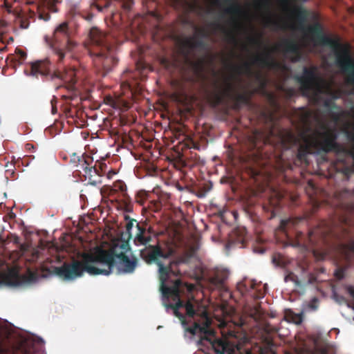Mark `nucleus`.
<instances>
[{
    "label": "nucleus",
    "instance_id": "f257e3e1",
    "mask_svg": "<svg viewBox=\"0 0 354 354\" xmlns=\"http://www.w3.org/2000/svg\"><path fill=\"white\" fill-rule=\"evenodd\" d=\"M138 232L134 238L136 245H145L140 250L141 258L148 264H156L158 266L159 278L160 281V290L163 297L166 299H171L176 304H165L167 308L173 310L174 315L185 324V315L179 312V309L185 307L186 301L180 298V286L182 281L180 279L169 280L171 275L177 276L173 270L174 265L178 262L171 261L172 251L164 250L159 244L155 236L151 234L150 231L137 224Z\"/></svg>",
    "mask_w": 354,
    "mask_h": 354
},
{
    "label": "nucleus",
    "instance_id": "f03ea898",
    "mask_svg": "<svg viewBox=\"0 0 354 354\" xmlns=\"http://www.w3.org/2000/svg\"><path fill=\"white\" fill-rule=\"evenodd\" d=\"M137 266L135 257L130 258L124 252L117 253L113 250H100L95 254L83 253L81 260L55 267L54 272L64 281H73L85 272L90 275H109L113 268H116L118 274H131Z\"/></svg>",
    "mask_w": 354,
    "mask_h": 354
},
{
    "label": "nucleus",
    "instance_id": "7ed1b4c3",
    "mask_svg": "<svg viewBox=\"0 0 354 354\" xmlns=\"http://www.w3.org/2000/svg\"><path fill=\"white\" fill-rule=\"evenodd\" d=\"M347 195H348L347 190L335 194L338 201L337 206L346 214L339 217L341 226H336L333 222L323 221L316 228L310 230L308 234L297 232L296 233L297 246L310 250L317 246L319 242L328 244L331 239L343 240L350 237V215L354 211V202L347 198Z\"/></svg>",
    "mask_w": 354,
    "mask_h": 354
},
{
    "label": "nucleus",
    "instance_id": "20e7f679",
    "mask_svg": "<svg viewBox=\"0 0 354 354\" xmlns=\"http://www.w3.org/2000/svg\"><path fill=\"white\" fill-rule=\"evenodd\" d=\"M184 308L186 315L194 320L193 326H187V322L185 318V324L182 325L186 332L192 335L200 334V342H209L216 354H234V348L227 341L220 339H212V337H214L216 332L210 327L212 320L205 309L201 308L198 304L189 300L186 301Z\"/></svg>",
    "mask_w": 354,
    "mask_h": 354
},
{
    "label": "nucleus",
    "instance_id": "39448f33",
    "mask_svg": "<svg viewBox=\"0 0 354 354\" xmlns=\"http://www.w3.org/2000/svg\"><path fill=\"white\" fill-rule=\"evenodd\" d=\"M86 44L96 73L104 77L118 64L115 53L110 44V36L96 26L90 28Z\"/></svg>",
    "mask_w": 354,
    "mask_h": 354
},
{
    "label": "nucleus",
    "instance_id": "423d86ee",
    "mask_svg": "<svg viewBox=\"0 0 354 354\" xmlns=\"http://www.w3.org/2000/svg\"><path fill=\"white\" fill-rule=\"evenodd\" d=\"M337 135L333 131H326L319 134L318 138H304V142L299 146L297 159L300 163L308 165V156L314 149L328 153L335 152L337 155V162L332 168L335 171V175L341 176V168L345 165L343 158V145L337 142Z\"/></svg>",
    "mask_w": 354,
    "mask_h": 354
},
{
    "label": "nucleus",
    "instance_id": "0eeeda50",
    "mask_svg": "<svg viewBox=\"0 0 354 354\" xmlns=\"http://www.w3.org/2000/svg\"><path fill=\"white\" fill-rule=\"evenodd\" d=\"M313 41L319 45L329 46L335 53L337 65L344 74L354 70V59L349 44H342L339 37L332 38L324 33L323 27L319 22L308 28Z\"/></svg>",
    "mask_w": 354,
    "mask_h": 354
},
{
    "label": "nucleus",
    "instance_id": "6e6552de",
    "mask_svg": "<svg viewBox=\"0 0 354 354\" xmlns=\"http://www.w3.org/2000/svg\"><path fill=\"white\" fill-rule=\"evenodd\" d=\"M79 26L73 20H66L56 26L53 37L48 41L50 48L57 57L58 64H64L66 52L72 51L77 45L75 37Z\"/></svg>",
    "mask_w": 354,
    "mask_h": 354
},
{
    "label": "nucleus",
    "instance_id": "1a4fd4ad",
    "mask_svg": "<svg viewBox=\"0 0 354 354\" xmlns=\"http://www.w3.org/2000/svg\"><path fill=\"white\" fill-rule=\"evenodd\" d=\"M51 63L48 59L37 60L30 63V75L35 77L39 75L48 77L50 80H59L64 82L68 93L62 95V98L66 100H74L78 97V92L75 90V84L77 82L75 71L72 68L67 69L65 66L63 68L59 66V68L50 73Z\"/></svg>",
    "mask_w": 354,
    "mask_h": 354
},
{
    "label": "nucleus",
    "instance_id": "9d476101",
    "mask_svg": "<svg viewBox=\"0 0 354 354\" xmlns=\"http://www.w3.org/2000/svg\"><path fill=\"white\" fill-rule=\"evenodd\" d=\"M250 95L246 92L237 93L234 84L225 80L222 84L218 82L214 83V90L209 95V101L213 106H218L227 98L238 104L246 105L250 103Z\"/></svg>",
    "mask_w": 354,
    "mask_h": 354
},
{
    "label": "nucleus",
    "instance_id": "9b49d317",
    "mask_svg": "<svg viewBox=\"0 0 354 354\" xmlns=\"http://www.w3.org/2000/svg\"><path fill=\"white\" fill-rule=\"evenodd\" d=\"M43 340L39 337H24L13 343H0V354H35L36 346L42 345Z\"/></svg>",
    "mask_w": 354,
    "mask_h": 354
},
{
    "label": "nucleus",
    "instance_id": "f8f14e48",
    "mask_svg": "<svg viewBox=\"0 0 354 354\" xmlns=\"http://www.w3.org/2000/svg\"><path fill=\"white\" fill-rule=\"evenodd\" d=\"M346 138L351 142L349 147L343 145V158L344 167L341 168V176L344 180H348L349 176L354 173V129L346 132Z\"/></svg>",
    "mask_w": 354,
    "mask_h": 354
},
{
    "label": "nucleus",
    "instance_id": "ddd939ff",
    "mask_svg": "<svg viewBox=\"0 0 354 354\" xmlns=\"http://www.w3.org/2000/svg\"><path fill=\"white\" fill-rule=\"evenodd\" d=\"M109 195L114 196L117 195L120 205L126 212H131L133 211V203L130 196L127 193V187L125 183L122 180H116L109 191Z\"/></svg>",
    "mask_w": 354,
    "mask_h": 354
},
{
    "label": "nucleus",
    "instance_id": "4468645a",
    "mask_svg": "<svg viewBox=\"0 0 354 354\" xmlns=\"http://www.w3.org/2000/svg\"><path fill=\"white\" fill-rule=\"evenodd\" d=\"M317 67H304L303 74L296 77L297 81L300 84L301 89L304 93H308L312 88L313 84L317 80Z\"/></svg>",
    "mask_w": 354,
    "mask_h": 354
},
{
    "label": "nucleus",
    "instance_id": "2eb2a0df",
    "mask_svg": "<svg viewBox=\"0 0 354 354\" xmlns=\"http://www.w3.org/2000/svg\"><path fill=\"white\" fill-rule=\"evenodd\" d=\"M223 3L228 6L224 9V12L232 16L231 21L234 27L239 28L241 24L236 17H239L243 13L242 8L237 2V0H223Z\"/></svg>",
    "mask_w": 354,
    "mask_h": 354
},
{
    "label": "nucleus",
    "instance_id": "dca6fc26",
    "mask_svg": "<svg viewBox=\"0 0 354 354\" xmlns=\"http://www.w3.org/2000/svg\"><path fill=\"white\" fill-rule=\"evenodd\" d=\"M271 53L272 51L270 50L266 49L263 54L254 56L252 64L263 68H277L279 64L273 59Z\"/></svg>",
    "mask_w": 354,
    "mask_h": 354
},
{
    "label": "nucleus",
    "instance_id": "f3484780",
    "mask_svg": "<svg viewBox=\"0 0 354 354\" xmlns=\"http://www.w3.org/2000/svg\"><path fill=\"white\" fill-rule=\"evenodd\" d=\"M22 282L21 276L14 270H9L6 273L0 274V285L17 286L21 285Z\"/></svg>",
    "mask_w": 354,
    "mask_h": 354
},
{
    "label": "nucleus",
    "instance_id": "a211bd4d",
    "mask_svg": "<svg viewBox=\"0 0 354 354\" xmlns=\"http://www.w3.org/2000/svg\"><path fill=\"white\" fill-rule=\"evenodd\" d=\"M277 133V142H279L283 148H288L291 145H295L297 142V138L290 131L279 129Z\"/></svg>",
    "mask_w": 354,
    "mask_h": 354
},
{
    "label": "nucleus",
    "instance_id": "6ab92c4d",
    "mask_svg": "<svg viewBox=\"0 0 354 354\" xmlns=\"http://www.w3.org/2000/svg\"><path fill=\"white\" fill-rule=\"evenodd\" d=\"M281 198L282 196H281V194L277 193L276 199H270L269 205L263 206V209H265V211L270 212V215L268 216L269 219H272L274 217H275L277 209L280 206Z\"/></svg>",
    "mask_w": 354,
    "mask_h": 354
},
{
    "label": "nucleus",
    "instance_id": "aec40b11",
    "mask_svg": "<svg viewBox=\"0 0 354 354\" xmlns=\"http://www.w3.org/2000/svg\"><path fill=\"white\" fill-rule=\"evenodd\" d=\"M304 218L302 217H290L287 219H283L280 222L279 229L287 233L288 230L294 227L297 224L300 223Z\"/></svg>",
    "mask_w": 354,
    "mask_h": 354
},
{
    "label": "nucleus",
    "instance_id": "412c9836",
    "mask_svg": "<svg viewBox=\"0 0 354 354\" xmlns=\"http://www.w3.org/2000/svg\"><path fill=\"white\" fill-rule=\"evenodd\" d=\"M102 170L100 169V168L97 167L96 163L95 165H92L87 169L86 174H84L86 178H88L90 183L93 185H96L99 183H100V180L94 179L93 178L95 176H102Z\"/></svg>",
    "mask_w": 354,
    "mask_h": 354
},
{
    "label": "nucleus",
    "instance_id": "4be33fe9",
    "mask_svg": "<svg viewBox=\"0 0 354 354\" xmlns=\"http://www.w3.org/2000/svg\"><path fill=\"white\" fill-rule=\"evenodd\" d=\"M342 254L348 262L351 261V255L354 254V240L340 245Z\"/></svg>",
    "mask_w": 354,
    "mask_h": 354
},
{
    "label": "nucleus",
    "instance_id": "5701e85b",
    "mask_svg": "<svg viewBox=\"0 0 354 354\" xmlns=\"http://www.w3.org/2000/svg\"><path fill=\"white\" fill-rule=\"evenodd\" d=\"M185 45L191 49L205 48L206 47V44L203 39L197 38L196 36L187 38L185 41Z\"/></svg>",
    "mask_w": 354,
    "mask_h": 354
},
{
    "label": "nucleus",
    "instance_id": "b1692460",
    "mask_svg": "<svg viewBox=\"0 0 354 354\" xmlns=\"http://www.w3.org/2000/svg\"><path fill=\"white\" fill-rule=\"evenodd\" d=\"M232 68L238 75L252 74V64L248 62H244L241 65H232Z\"/></svg>",
    "mask_w": 354,
    "mask_h": 354
},
{
    "label": "nucleus",
    "instance_id": "393cba45",
    "mask_svg": "<svg viewBox=\"0 0 354 354\" xmlns=\"http://www.w3.org/2000/svg\"><path fill=\"white\" fill-rule=\"evenodd\" d=\"M283 45L284 46V51L286 53H292V54H295V55H299V46L295 41L286 39L283 42Z\"/></svg>",
    "mask_w": 354,
    "mask_h": 354
},
{
    "label": "nucleus",
    "instance_id": "a878e982",
    "mask_svg": "<svg viewBox=\"0 0 354 354\" xmlns=\"http://www.w3.org/2000/svg\"><path fill=\"white\" fill-rule=\"evenodd\" d=\"M309 12L303 8H297L295 10V17L300 25H304L308 17Z\"/></svg>",
    "mask_w": 354,
    "mask_h": 354
},
{
    "label": "nucleus",
    "instance_id": "bb28decb",
    "mask_svg": "<svg viewBox=\"0 0 354 354\" xmlns=\"http://www.w3.org/2000/svg\"><path fill=\"white\" fill-rule=\"evenodd\" d=\"M93 158L91 156L86 154L81 159L80 162L77 165V167L82 169L84 171V174H86L87 169H88L91 165L93 164Z\"/></svg>",
    "mask_w": 354,
    "mask_h": 354
},
{
    "label": "nucleus",
    "instance_id": "cd10ccee",
    "mask_svg": "<svg viewBox=\"0 0 354 354\" xmlns=\"http://www.w3.org/2000/svg\"><path fill=\"white\" fill-rule=\"evenodd\" d=\"M211 26H213L215 30H221L223 32L225 33L231 41L234 43L236 42V38L234 33L232 31L227 30L223 26H222L219 23L213 22L211 24Z\"/></svg>",
    "mask_w": 354,
    "mask_h": 354
},
{
    "label": "nucleus",
    "instance_id": "c85d7f7f",
    "mask_svg": "<svg viewBox=\"0 0 354 354\" xmlns=\"http://www.w3.org/2000/svg\"><path fill=\"white\" fill-rule=\"evenodd\" d=\"M113 104V109L120 111H124L129 109V103L120 98V97H115V100Z\"/></svg>",
    "mask_w": 354,
    "mask_h": 354
},
{
    "label": "nucleus",
    "instance_id": "c756f323",
    "mask_svg": "<svg viewBox=\"0 0 354 354\" xmlns=\"http://www.w3.org/2000/svg\"><path fill=\"white\" fill-rule=\"evenodd\" d=\"M75 15L79 16L87 21H91L93 18V15L91 12H86L84 10L77 12Z\"/></svg>",
    "mask_w": 354,
    "mask_h": 354
},
{
    "label": "nucleus",
    "instance_id": "7c9ffc66",
    "mask_svg": "<svg viewBox=\"0 0 354 354\" xmlns=\"http://www.w3.org/2000/svg\"><path fill=\"white\" fill-rule=\"evenodd\" d=\"M306 192L310 196V198H313V194L316 192V187L312 180H309L308 182V186L306 188Z\"/></svg>",
    "mask_w": 354,
    "mask_h": 354
},
{
    "label": "nucleus",
    "instance_id": "2f4dec72",
    "mask_svg": "<svg viewBox=\"0 0 354 354\" xmlns=\"http://www.w3.org/2000/svg\"><path fill=\"white\" fill-rule=\"evenodd\" d=\"M86 154L82 153V155H77V153H74L71 156L70 158V162L73 164L75 167H77V165L80 162L81 159Z\"/></svg>",
    "mask_w": 354,
    "mask_h": 354
},
{
    "label": "nucleus",
    "instance_id": "473e14b6",
    "mask_svg": "<svg viewBox=\"0 0 354 354\" xmlns=\"http://www.w3.org/2000/svg\"><path fill=\"white\" fill-rule=\"evenodd\" d=\"M209 35L208 32L205 28H198L194 36L197 38L200 37L199 39H203L207 38Z\"/></svg>",
    "mask_w": 354,
    "mask_h": 354
},
{
    "label": "nucleus",
    "instance_id": "72a5a7b5",
    "mask_svg": "<svg viewBox=\"0 0 354 354\" xmlns=\"http://www.w3.org/2000/svg\"><path fill=\"white\" fill-rule=\"evenodd\" d=\"M146 194L143 192H139L136 196V201L140 205H143L146 200Z\"/></svg>",
    "mask_w": 354,
    "mask_h": 354
},
{
    "label": "nucleus",
    "instance_id": "f704fd0d",
    "mask_svg": "<svg viewBox=\"0 0 354 354\" xmlns=\"http://www.w3.org/2000/svg\"><path fill=\"white\" fill-rule=\"evenodd\" d=\"M284 281L286 282L291 281L295 282L297 285H299V283L298 281V279H297V277L292 272H290L289 274H288L285 277Z\"/></svg>",
    "mask_w": 354,
    "mask_h": 354
},
{
    "label": "nucleus",
    "instance_id": "c9c22d12",
    "mask_svg": "<svg viewBox=\"0 0 354 354\" xmlns=\"http://www.w3.org/2000/svg\"><path fill=\"white\" fill-rule=\"evenodd\" d=\"M16 55L19 59V62H23L26 59L27 54L21 49L17 48L15 50Z\"/></svg>",
    "mask_w": 354,
    "mask_h": 354
},
{
    "label": "nucleus",
    "instance_id": "e433bc0d",
    "mask_svg": "<svg viewBox=\"0 0 354 354\" xmlns=\"http://www.w3.org/2000/svg\"><path fill=\"white\" fill-rule=\"evenodd\" d=\"M226 278H227V274L226 273H223L221 277H220L218 276V274L215 276V277L213 278V281L216 283L221 285V284H223L225 282Z\"/></svg>",
    "mask_w": 354,
    "mask_h": 354
},
{
    "label": "nucleus",
    "instance_id": "4c0bfd02",
    "mask_svg": "<svg viewBox=\"0 0 354 354\" xmlns=\"http://www.w3.org/2000/svg\"><path fill=\"white\" fill-rule=\"evenodd\" d=\"M194 69L197 72H201L204 68V61L203 59L196 62L193 64Z\"/></svg>",
    "mask_w": 354,
    "mask_h": 354
},
{
    "label": "nucleus",
    "instance_id": "58836bf2",
    "mask_svg": "<svg viewBox=\"0 0 354 354\" xmlns=\"http://www.w3.org/2000/svg\"><path fill=\"white\" fill-rule=\"evenodd\" d=\"M249 41L251 44L257 46H262V41L259 37H250Z\"/></svg>",
    "mask_w": 354,
    "mask_h": 354
},
{
    "label": "nucleus",
    "instance_id": "ea45409f",
    "mask_svg": "<svg viewBox=\"0 0 354 354\" xmlns=\"http://www.w3.org/2000/svg\"><path fill=\"white\" fill-rule=\"evenodd\" d=\"M115 97H112V96H106L104 97V102L107 105H109L111 106V107L113 108V104H114V102H115Z\"/></svg>",
    "mask_w": 354,
    "mask_h": 354
},
{
    "label": "nucleus",
    "instance_id": "a19ab883",
    "mask_svg": "<svg viewBox=\"0 0 354 354\" xmlns=\"http://www.w3.org/2000/svg\"><path fill=\"white\" fill-rule=\"evenodd\" d=\"M306 354H328V351L324 348H318L315 351H308Z\"/></svg>",
    "mask_w": 354,
    "mask_h": 354
},
{
    "label": "nucleus",
    "instance_id": "79ce46f5",
    "mask_svg": "<svg viewBox=\"0 0 354 354\" xmlns=\"http://www.w3.org/2000/svg\"><path fill=\"white\" fill-rule=\"evenodd\" d=\"M11 167H14V166L12 164H10V165L6 164V167L7 168L6 170V175L7 178L9 177V176L15 174L13 169H10Z\"/></svg>",
    "mask_w": 354,
    "mask_h": 354
},
{
    "label": "nucleus",
    "instance_id": "37998d69",
    "mask_svg": "<svg viewBox=\"0 0 354 354\" xmlns=\"http://www.w3.org/2000/svg\"><path fill=\"white\" fill-rule=\"evenodd\" d=\"M310 115H311V113L309 111H304L302 117H301L302 121L304 122H306L308 120L309 118L310 117Z\"/></svg>",
    "mask_w": 354,
    "mask_h": 354
},
{
    "label": "nucleus",
    "instance_id": "c03bdc74",
    "mask_svg": "<svg viewBox=\"0 0 354 354\" xmlns=\"http://www.w3.org/2000/svg\"><path fill=\"white\" fill-rule=\"evenodd\" d=\"M255 5L258 8H263L267 5V1L266 0H257Z\"/></svg>",
    "mask_w": 354,
    "mask_h": 354
},
{
    "label": "nucleus",
    "instance_id": "a18cd8bd",
    "mask_svg": "<svg viewBox=\"0 0 354 354\" xmlns=\"http://www.w3.org/2000/svg\"><path fill=\"white\" fill-rule=\"evenodd\" d=\"M136 222L135 219H130L126 224V228L128 231H130L133 225V223Z\"/></svg>",
    "mask_w": 354,
    "mask_h": 354
},
{
    "label": "nucleus",
    "instance_id": "49530a36",
    "mask_svg": "<svg viewBox=\"0 0 354 354\" xmlns=\"http://www.w3.org/2000/svg\"><path fill=\"white\" fill-rule=\"evenodd\" d=\"M274 131L270 130L269 136L266 138V142L270 144H272V137L274 136Z\"/></svg>",
    "mask_w": 354,
    "mask_h": 354
},
{
    "label": "nucleus",
    "instance_id": "de8ad7c7",
    "mask_svg": "<svg viewBox=\"0 0 354 354\" xmlns=\"http://www.w3.org/2000/svg\"><path fill=\"white\" fill-rule=\"evenodd\" d=\"M91 7H95L99 12H102L104 10V9L107 7V6H105L102 7V6H99L97 4L93 3L91 5Z\"/></svg>",
    "mask_w": 354,
    "mask_h": 354
},
{
    "label": "nucleus",
    "instance_id": "09e8293b",
    "mask_svg": "<svg viewBox=\"0 0 354 354\" xmlns=\"http://www.w3.org/2000/svg\"><path fill=\"white\" fill-rule=\"evenodd\" d=\"M335 277L339 279H341L344 277V272L343 270H337L335 272Z\"/></svg>",
    "mask_w": 354,
    "mask_h": 354
},
{
    "label": "nucleus",
    "instance_id": "8fccbe9b",
    "mask_svg": "<svg viewBox=\"0 0 354 354\" xmlns=\"http://www.w3.org/2000/svg\"><path fill=\"white\" fill-rule=\"evenodd\" d=\"M317 301V299L315 298L309 304V307L313 310H316L317 306H315V303Z\"/></svg>",
    "mask_w": 354,
    "mask_h": 354
},
{
    "label": "nucleus",
    "instance_id": "3c124183",
    "mask_svg": "<svg viewBox=\"0 0 354 354\" xmlns=\"http://www.w3.org/2000/svg\"><path fill=\"white\" fill-rule=\"evenodd\" d=\"M208 191H209V189H207V190H205V191H200V192L198 193V194H197L198 197H199V198H203V197H204V196H205V194H206V192H208Z\"/></svg>",
    "mask_w": 354,
    "mask_h": 354
},
{
    "label": "nucleus",
    "instance_id": "603ef678",
    "mask_svg": "<svg viewBox=\"0 0 354 354\" xmlns=\"http://www.w3.org/2000/svg\"><path fill=\"white\" fill-rule=\"evenodd\" d=\"M348 292L349 295L354 298V288L353 287H349L348 289Z\"/></svg>",
    "mask_w": 354,
    "mask_h": 354
},
{
    "label": "nucleus",
    "instance_id": "864d4df0",
    "mask_svg": "<svg viewBox=\"0 0 354 354\" xmlns=\"http://www.w3.org/2000/svg\"><path fill=\"white\" fill-rule=\"evenodd\" d=\"M334 103L330 100H326L324 102V105L327 107H330Z\"/></svg>",
    "mask_w": 354,
    "mask_h": 354
},
{
    "label": "nucleus",
    "instance_id": "5fc2aeb1",
    "mask_svg": "<svg viewBox=\"0 0 354 354\" xmlns=\"http://www.w3.org/2000/svg\"><path fill=\"white\" fill-rule=\"evenodd\" d=\"M234 102V109H237V110L240 109L241 106L243 105L242 104H238L236 102Z\"/></svg>",
    "mask_w": 354,
    "mask_h": 354
},
{
    "label": "nucleus",
    "instance_id": "6e6d98bb",
    "mask_svg": "<svg viewBox=\"0 0 354 354\" xmlns=\"http://www.w3.org/2000/svg\"><path fill=\"white\" fill-rule=\"evenodd\" d=\"M57 112V108L52 103V113L55 114Z\"/></svg>",
    "mask_w": 354,
    "mask_h": 354
},
{
    "label": "nucleus",
    "instance_id": "4d7b16f0",
    "mask_svg": "<svg viewBox=\"0 0 354 354\" xmlns=\"http://www.w3.org/2000/svg\"><path fill=\"white\" fill-rule=\"evenodd\" d=\"M190 7L192 10L195 9L196 7H197V5L196 4H192L190 5Z\"/></svg>",
    "mask_w": 354,
    "mask_h": 354
},
{
    "label": "nucleus",
    "instance_id": "13d9d810",
    "mask_svg": "<svg viewBox=\"0 0 354 354\" xmlns=\"http://www.w3.org/2000/svg\"><path fill=\"white\" fill-rule=\"evenodd\" d=\"M215 3H216V5H220V1H219V0H215Z\"/></svg>",
    "mask_w": 354,
    "mask_h": 354
},
{
    "label": "nucleus",
    "instance_id": "bf43d9fd",
    "mask_svg": "<svg viewBox=\"0 0 354 354\" xmlns=\"http://www.w3.org/2000/svg\"><path fill=\"white\" fill-rule=\"evenodd\" d=\"M263 297V295H260L256 296L257 298H261V297Z\"/></svg>",
    "mask_w": 354,
    "mask_h": 354
},
{
    "label": "nucleus",
    "instance_id": "052dcab7",
    "mask_svg": "<svg viewBox=\"0 0 354 354\" xmlns=\"http://www.w3.org/2000/svg\"><path fill=\"white\" fill-rule=\"evenodd\" d=\"M124 218L125 220H129V216H124Z\"/></svg>",
    "mask_w": 354,
    "mask_h": 354
},
{
    "label": "nucleus",
    "instance_id": "680f3d73",
    "mask_svg": "<svg viewBox=\"0 0 354 354\" xmlns=\"http://www.w3.org/2000/svg\"><path fill=\"white\" fill-rule=\"evenodd\" d=\"M284 170H285V169H284V167H282L281 168H280V171H283Z\"/></svg>",
    "mask_w": 354,
    "mask_h": 354
},
{
    "label": "nucleus",
    "instance_id": "e2e57ef3",
    "mask_svg": "<svg viewBox=\"0 0 354 354\" xmlns=\"http://www.w3.org/2000/svg\"><path fill=\"white\" fill-rule=\"evenodd\" d=\"M251 288H254V284L253 283L251 284Z\"/></svg>",
    "mask_w": 354,
    "mask_h": 354
},
{
    "label": "nucleus",
    "instance_id": "0e129e2a",
    "mask_svg": "<svg viewBox=\"0 0 354 354\" xmlns=\"http://www.w3.org/2000/svg\"><path fill=\"white\" fill-rule=\"evenodd\" d=\"M273 261H274V262L276 261V258H275V257H273Z\"/></svg>",
    "mask_w": 354,
    "mask_h": 354
},
{
    "label": "nucleus",
    "instance_id": "69168bd1",
    "mask_svg": "<svg viewBox=\"0 0 354 354\" xmlns=\"http://www.w3.org/2000/svg\"><path fill=\"white\" fill-rule=\"evenodd\" d=\"M111 174H115V173L114 171H112L110 173Z\"/></svg>",
    "mask_w": 354,
    "mask_h": 354
},
{
    "label": "nucleus",
    "instance_id": "338daca9",
    "mask_svg": "<svg viewBox=\"0 0 354 354\" xmlns=\"http://www.w3.org/2000/svg\"><path fill=\"white\" fill-rule=\"evenodd\" d=\"M111 174H115V173L114 171H112L110 173Z\"/></svg>",
    "mask_w": 354,
    "mask_h": 354
},
{
    "label": "nucleus",
    "instance_id": "774afa93",
    "mask_svg": "<svg viewBox=\"0 0 354 354\" xmlns=\"http://www.w3.org/2000/svg\"><path fill=\"white\" fill-rule=\"evenodd\" d=\"M257 78H258V79H260V78H261V75H258V76H257Z\"/></svg>",
    "mask_w": 354,
    "mask_h": 354
}]
</instances>
